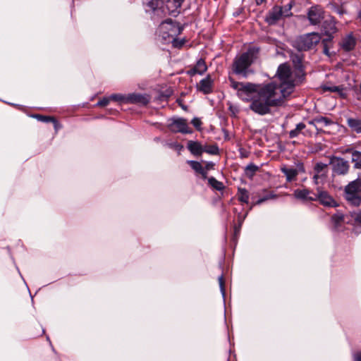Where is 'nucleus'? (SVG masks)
Segmentation results:
<instances>
[{
  "label": "nucleus",
  "instance_id": "obj_19",
  "mask_svg": "<svg viewBox=\"0 0 361 361\" xmlns=\"http://www.w3.org/2000/svg\"><path fill=\"white\" fill-rule=\"evenodd\" d=\"M207 70V66L204 60L202 59H199L195 66L188 71V74L193 76L196 74L203 75Z\"/></svg>",
  "mask_w": 361,
  "mask_h": 361
},
{
  "label": "nucleus",
  "instance_id": "obj_34",
  "mask_svg": "<svg viewBox=\"0 0 361 361\" xmlns=\"http://www.w3.org/2000/svg\"><path fill=\"white\" fill-rule=\"evenodd\" d=\"M111 100L118 102L121 103H125L127 104V95H123L121 94H114L111 96Z\"/></svg>",
  "mask_w": 361,
  "mask_h": 361
},
{
  "label": "nucleus",
  "instance_id": "obj_1",
  "mask_svg": "<svg viewBox=\"0 0 361 361\" xmlns=\"http://www.w3.org/2000/svg\"><path fill=\"white\" fill-rule=\"evenodd\" d=\"M282 98L276 92L274 82L264 85L262 88L251 100L250 109L259 115H265L270 112L271 106H277L283 102Z\"/></svg>",
  "mask_w": 361,
  "mask_h": 361
},
{
  "label": "nucleus",
  "instance_id": "obj_22",
  "mask_svg": "<svg viewBox=\"0 0 361 361\" xmlns=\"http://www.w3.org/2000/svg\"><path fill=\"white\" fill-rule=\"evenodd\" d=\"M322 90L326 92H336L339 94L341 98L346 97V93L345 92V90L343 86H336V85H324L322 86Z\"/></svg>",
  "mask_w": 361,
  "mask_h": 361
},
{
  "label": "nucleus",
  "instance_id": "obj_31",
  "mask_svg": "<svg viewBox=\"0 0 361 361\" xmlns=\"http://www.w3.org/2000/svg\"><path fill=\"white\" fill-rule=\"evenodd\" d=\"M35 117L39 121H42V122H46V123L52 122L54 124V127L56 128H57L58 122L54 117L49 116H42V115H39V114L36 115Z\"/></svg>",
  "mask_w": 361,
  "mask_h": 361
},
{
  "label": "nucleus",
  "instance_id": "obj_13",
  "mask_svg": "<svg viewBox=\"0 0 361 361\" xmlns=\"http://www.w3.org/2000/svg\"><path fill=\"white\" fill-rule=\"evenodd\" d=\"M164 4V10L166 9L169 14L176 16L179 13L183 2L185 0H162Z\"/></svg>",
  "mask_w": 361,
  "mask_h": 361
},
{
  "label": "nucleus",
  "instance_id": "obj_37",
  "mask_svg": "<svg viewBox=\"0 0 361 361\" xmlns=\"http://www.w3.org/2000/svg\"><path fill=\"white\" fill-rule=\"evenodd\" d=\"M191 123L194 126V127L197 130H201V126H202V123L199 118H194L191 121Z\"/></svg>",
  "mask_w": 361,
  "mask_h": 361
},
{
  "label": "nucleus",
  "instance_id": "obj_8",
  "mask_svg": "<svg viewBox=\"0 0 361 361\" xmlns=\"http://www.w3.org/2000/svg\"><path fill=\"white\" fill-rule=\"evenodd\" d=\"M169 128L173 133H180L183 134H190L192 133V130L189 126L187 120L183 118L171 119Z\"/></svg>",
  "mask_w": 361,
  "mask_h": 361
},
{
  "label": "nucleus",
  "instance_id": "obj_17",
  "mask_svg": "<svg viewBox=\"0 0 361 361\" xmlns=\"http://www.w3.org/2000/svg\"><path fill=\"white\" fill-rule=\"evenodd\" d=\"M127 104H138L147 105L149 102V97L147 94L137 93L129 94L127 95Z\"/></svg>",
  "mask_w": 361,
  "mask_h": 361
},
{
  "label": "nucleus",
  "instance_id": "obj_15",
  "mask_svg": "<svg viewBox=\"0 0 361 361\" xmlns=\"http://www.w3.org/2000/svg\"><path fill=\"white\" fill-rule=\"evenodd\" d=\"M283 17H284V16L282 7L280 6H275L269 12V14L266 18V20L269 24L274 25Z\"/></svg>",
  "mask_w": 361,
  "mask_h": 361
},
{
  "label": "nucleus",
  "instance_id": "obj_26",
  "mask_svg": "<svg viewBox=\"0 0 361 361\" xmlns=\"http://www.w3.org/2000/svg\"><path fill=\"white\" fill-rule=\"evenodd\" d=\"M305 124L303 123H298L295 128L290 130L289 132V137L290 138H294V137H296L299 135V134L300 133H302L304 135H307V133L306 132H303V130L305 129Z\"/></svg>",
  "mask_w": 361,
  "mask_h": 361
},
{
  "label": "nucleus",
  "instance_id": "obj_24",
  "mask_svg": "<svg viewBox=\"0 0 361 361\" xmlns=\"http://www.w3.org/2000/svg\"><path fill=\"white\" fill-rule=\"evenodd\" d=\"M281 170L286 175V180L288 182H291L292 180H295L298 174V170L295 168H287L283 166L281 169Z\"/></svg>",
  "mask_w": 361,
  "mask_h": 361
},
{
  "label": "nucleus",
  "instance_id": "obj_18",
  "mask_svg": "<svg viewBox=\"0 0 361 361\" xmlns=\"http://www.w3.org/2000/svg\"><path fill=\"white\" fill-rule=\"evenodd\" d=\"M310 125L314 126L317 130H322L324 126H328L333 123V121L324 116H318L309 122Z\"/></svg>",
  "mask_w": 361,
  "mask_h": 361
},
{
  "label": "nucleus",
  "instance_id": "obj_3",
  "mask_svg": "<svg viewBox=\"0 0 361 361\" xmlns=\"http://www.w3.org/2000/svg\"><path fill=\"white\" fill-rule=\"evenodd\" d=\"M276 76L280 82L279 85L274 82L276 92L285 99L293 92L296 85V80L291 71L290 66L287 63L281 64L278 67Z\"/></svg>",
  "mask_w": 361,
  "mask_h": 361
},
{
  "label": "nucleus",
  "instance_id": "obj_43",
  "mask_svg": "<svg viewBox=\"0 0 361 361\" xmlns=\"http://www.w3.org/2000/svg\"><path fill=\"white\" fill-rule=\"evenodd\" d=\"M199 173L202 175L203 178H207V170L205 169H203L202 171L200 172Z\"/></svg>",
  "mask_w": 361,
  "mask_h": 361
},
{
  "label": "nucleus",
  "instance_id": "obj_9",
  "mask_svg": "<svg viewBox=\"0 0 361 361\" xmlns=\"http://www.w3.org/2000/svg\"><path fill=\"white\" fill-rule=\"evenodd\" d=\"M324 10L319 5L311 6L307 12V17L310 23L312 25H319L324 18Z\"/></svg>",
  "mask_w": 361,
  "mask_h": 361
},
{
  "label": "nucleus",
  "instance_id": "obj_5",
  "mask_svg": "<svg viewBox=\"0 0 361 361\" xmlns=\"http://www.w3.org/2000/svg\"><path fill=\"white\" fill-rule=\"evenodd\" d=\"M344 197L351 205L359 207L361 204V178L349 183L344 189Z\"/></svg>",
  "mask_w": 361,
  "mask_h": 361
},
{
  "label": "nucleus",
  "instance_id": "obj_25",
  "mask_svg": "<svg viewBox=\"0 0 361 361\" xmlns=\"http://www.w3.org/2000/svg\"><path fill=\"white\" fill-rule=\"evenodd\" d=\"M348 126L357 133H361V120L357 118H349L347 120Z\"/></svg>",
  "mask_w": 361,
  "mask_h": 361
},
{
  "label": "nucleus",
  "instance_id": "obj_29",
  "mask_svg": "<svg viewBox=\"0 0 361 361\" xmlns=\"http://www.w3.org/2000/svg\"><path fill=\"white\" fill-rule=\"evenodd\" d=\"M352 161L355 163V168L361 169V152L353 151L352 153Z\"/></svg>",
  "mask_w": 361,
  "mask_h": 361
},
{
  "label": "nucleus",
  "instance_id": "obj_33",
  "mask_svg": "<svg viewBox=\"0 0 361 361\" xmlns=\"http://www.w3.org/2000/svg\"><path fill=\"white\" fill-rule=\"evenodd\" d=\"M187 163L190 165V166L197 173H200L204 169L202 164L197 161H188Z\"/></svg>",
  "mask_w": 361,
  "mask_h": 361
},
{
  "label": "nucleus",
  "instance_id": "obj_14",
  "mask_svg": "<svg viewBox=\"0 0 361 361\" xmlns=\"http://www.w3.org/2000/svg\"><path fill=\"white\" fill-rule=\"evenodd\" d=\"M334 171L338 174H345L349 169L348 162L342 158L336 157L331 161Z\"/></svg>",
  "mask_w": 361,
  "mask_h": 361
},
{
  "label": "nucleus",
  "instance_id": "obj_10",
  "mask_svg": "<svg viewBox=\"0 0 361 361\" xmlns=\"http://www.w3.org/2000/svg\"><path fill=\"white\" fill-rule=\"evenodd\" d=\"M316 191V201H319L323 206L331 207H336L338 206V204L336 202V201L329 195L327 191L323 190L320 187H318Z\"/></svg>",
  "mask_w": 361,
  "mask_h": 361
},
{
  "label": "nucleus",
  "instance_id": "obj_11",
  "mask_svg": "<svg viewBox=\"0 0 361 361\" xmlns=\"http://www.w3.org/2000/svg\"><path fill=\"white\" fill-rule=\"evenodd\" d=\"M143 5L147 11H152L155 15L162 17L166 14L162 0H142Z\"/></svg>",
  "mask_w": 361,
  "mask_h": 361
},
{
  "label": "nucleus",
  "instance_id": "obj_16",
  "mask_svg": "<svg viewBox=\"0 0 361 361\" xmlns=\"http://www.w3.org/2000/svg\"><path fill=\"white\" fill-rule=\"evenodd\" d=\"M213 83L214 81L212 79L211 75H208L206 78L200 81L197 85V89L204 94H210L212 92Z\"/></svg>",
  "mask_w": 361,
  "mask_h": 361
},
{
  "label": "nucleus",
  "instance_id": "obj_32",
  "mask_svg": "<svg viewBox=\"0 0 361 361\" xmlns=\"http://www.w3.org/2000/svg\"><path fill=\"white\" fill-rule=\"evenodd\" d=\"M209 154L216 155L219 154V147L216 145H205L203 147V152Z\"/></svg>",
  "mask_w": 361,
  "mask_h": 361
},
{
  "label": "nucleus",
  "instance_id": "obj_12",
  "mask_svg": "<svg viewBox=\"0 0 361 361\" xmlns=\"http://www.w3.org/2000/svg\"><path fill=\"white\" fill-rule=\"evenodd\" d=\"M293 196L304 202L316 201V192L307 188L296 189L293 192Z\"/></svg>",
  "mask_w": 361,
  "mask_h": 361
},
{
  "label": "nucleus",
  "instance_id": "obj_23",
  "mask_svg": "<svg viewBox=\"0 0 361 361\" xmlns=\"http://www.w3.org/2000/svg\"><path fill=\"white\" fill-rule=\"evenodd\" d=\"M355 46V39L352 35H348L342 41L341 47L345 51H350L354 49Z\"/></svg>",
  "mask_w": 361,
  "mask_h": 361
},
{
  "label": "nucleus",
  "instance_id": "obj_40",
  "mask_svg": "<svg viewBox=\"0 0 361 361\" xmlns=\"http://www.w3.org/2000/svg\"><path fill=\"white\" fill-rule=\"evenodd\" d=\"M355 222L361 226V210L358 213H355L353 216Z\"/></svg>",
  "mask_w": 361,
  "mask_h": 361
},
{
  "label": "nucleus",
  "instance_id": "obj_42",
  "mask_svg": "<svg viewBox=\"0 0 361 361\" xmlns=\"http://www.w3.org/2000/svg\"><path fill=\"white\" fill-rule=\"evenodd\" d=\"M354 358L355 361H361V352L356 353Z\"/></svg>",
  "mask_w": 361,
  "mask_h": 361
},
{
  "label": "nucleus",
  "instance_id": "obj_41",
  "mask_svg": "<svg viewBox=\"0 0 361 361\" xmlns=\"http://www.w3.org/2000/svg\"><path fill=\"white\" fill-rule=\"evenodd\" d=\"M219 282L222 292H224V281L223 275L219 277Z\"/></svg>",
  "mask_w": 361,
  "mask_h": 361
},
{
  "label": "nucleus",
  "instance_id": "obj_47",
  "mask_svg": "<svg viewBox=\"0 0 361 361\" xmlns=\"http://www.w3.org/2000/svg\"><path fill=\"white\" fill-rule=\"evenodd\" d=\"M359 17L361 18V11L359 13Z\"/></svg>",
  "mask_w": 361,
  "mask_h": 361
},
{
  "label": "nucleus",
  "instance_id": "obj_2",
  "mask_svg": "<svg viewBox=\"0 0 361 361\" xmlns=\"http://www.w3.org/2000/svg\"><path fill=\"white\" fill-rule=\"evenodd\" d=\"M259 52V49L253 46L250 47L245 52L236 56L232 64L233 73L244 78L253 73L250 66L257 59Z\"/></svg>",
  "mask_w": 361,
  "mask_h": 361
},
{
  "label": "nucleus",
  "instance_id": "obj_28",
  "mask_svg": "<svg viewBox=\"0 0 361 361\" xmlns=\"http://www.w3.org/2000/svg\"><path fill=\"white\" fill-rule=\"evenodd\" d=\"M209 184L216 190H222L224 188L223 183L217 180L214 177H210L208 178Z\"/></svg>",
  "mask_w": 361,
  "mask_h": 361
},
{
  "label": "nucleus",
  "instance_id": "obj_38",
  "mask_svg": "<svg viewBox=\"0 0 361 361\" xmlns=\"http://www.w3.org/2000/svg\"><path fill=\"white\" fill-rule=\"evenodd\" d=\"M110 101H111V97H104L97 102V105L99 106H106L109 104Z\"/></svg>",
  "mask_w": 361,
  "mask_h": 361
},
{
  "label": "nucleus",
  "instance_id": "obj_20",
  "mask_svg": "<svg viewBox=\"0 0 361 361\" xmlns=\"http://www.w3.org/2000/svg\"><path fill=\"white\" fill-rule=\"evenodd\" d=\"M187 148L195 156H200L203 153V146L197 141H188Z\"/></svg>",
  "mask_w": 361,
  "mask_h": 361
},
{
  "label": "nucleus",
  "instance_id": "obj_30",
  "mask_svg": "<svg viewBox=\"0 0 361 361\" xmlns=\"http://www.w3.org/2000/svg\"><path fill=\"white\" fill-rule=\"evenodd\" d=\"M259 166L251 163L248 164L245 168V174L247 177L252 178L255 173L259 170Z\"/></svg>",
  "mask_w": 361,
  "mask_h": 361
},
{
  "label": "nucleus",
  "instance_id": "obj_46",
  "mask_svg": "<svg viewBox=\"0 0 361 361\" xmlns=\"http://www.w3.org/2000/svg\"><path fill=\"white\" fill-rule=\"evenodd\" d=\"M265 0H256V2L257 4H262Z\"/></svg>",
  "mask_w": 361,
  "mask_h": 361
},
{
  "label": "nucleus",
  "instance_id": "obj_39",
  "mask_svg": "<svg viewBox=\"0 0 361 361\" xmlns=\"http://www.w3.org/2000/svg\"><path fill=\"white\" fill-rule=\"evenodd\" d=\"M327 165L323 163H317L314 166V171L317 173H320L323 171L324 169L326 168Z\"/></svg>",
  "mask_w": 361,
  "mask_h": 361
},
{
  "label": "nucleus",
  "instance_id": "obj_45",
  "mask_svg": "<svg viewBox=\"0 0 361 361\" xmlns=\"http://www.w3.org/2000/svg\"><path fill=\"white\" fill-rule=\"evenodd\" d=\"M319 173H317V174H315V175L314 176V177H313V178H314V181H315V183H316V184H317V180H318L319 176Z\"/></svg>",
  "mask_w": 361,
  "mask_h": 361
},
{
  "label": "nucleus",
  "instance_id": "obj_21",
  "mask_svg": "<svg viewBox=\"0 0 361 361\" xmlns=\"http://www.w3.org/2000/svg\"><path fill=\"white\" fill-rule=\"evenodd\" d=\"M331 221L336 231H341L344 224V216L340 212H337L331 216Z\"/></svg>",
  "mask_w": 361,
  "mask_h": 361
},
{
  "label": "nucleus",
  "instance_id": "obj_36",
  "mask_svg": "<svg viewBox=\"0 0 361 361\" xmlns=\"http://www.w3.org/2000/svg\"><path fill=\"white\" fill-rule=\"evenodd\" d=\"M276 195L272 193V192H269V194L264 195V197H262V198H260L258 201H257V204H261L268 200H271V199H275L276 198Z\"/></svg>",
  "mask_w": 361,
  "mask_h": 361
},
{
  "label": "nucleus",
  "instance_id": "obj_4",
  "mask_svg": "<svg viewBox=\"0 0 361 361\" xmlns=\"http://www.w3.org/2000/svg\"><path fill=\"white\" fill-rule=\"evenodd\" d=\"M228 80L230 86L236 91L237 96L246 102H251L264 85L252 82H237L231 77H229Z\"/></svg>",
  "mask_w": 361,
  "mask_h": 361
},
{
  "label": "nucleus",
  "instance_id": "obj_44",
  "mask_svg": "<svg viewBox=\"0 0 361 361\" xmlns=\"http://www.w3.org/2000/svg\"><path fill=\"white\" fill-rule=\"evenodd\" d=\"M297 61H298V64H297L296 66H298L299 71H301V67H302L301 59L300 58L297 57Z\"/></svg>",
  "mask_w": 361,
  "mask_h": 361
},
{
  "label": "nucleus",
  "instance_id": "obj_6",
  "mask_svg": "<svg viewBox=\"0 0 361 361\" xmlns=\"http://www.w3.org/2000/svg\"><path fill=\"white\" fill-rule=\"evenodd\" d=\"M159 32L161 34L164 39H166L167 37H171L174 47H181L183 46V42L175 39V37L180 33V28L176 23H173L171 19H168L162 22L159 25Z\"/></svg>",
  "mask_w": 361,
  "mask_h": 361
},
{
  "label": "nucleus",
  "instance_id": "obj_35",
  "mask_svg": "<svg viewBox=\"0 0 361 361\" xmlns=\"http://www.w3.org/2000/svg\"><path fill=\"white\" fill-rule=\"evenodd\" d=\"M293 1H290L288 4L285 5L284 6H281L283 8V13L284 17H289L292 16L291 9L293 7Z\"/></svg>",
  "mask_w": 361,
  "mask_h": 361
},
{
  "label": "nucleus",
  "instance_id": "obj_7",
  "mask_svg": "<svg viewBox=\"0 0 361 361\" xmlns=\"http://www.w3.org/2000/svg\"><path fill=\"white\" fill-rule=\"evenodd\" d=\"M321 40V36L317 32L307 33L298 37L293 46L299 51H307L314 48Z\"/></svg>",
  "mask_w": 361,
  "mask_h": 361
},
{
  "label": "nucleus",
  "instance_id": "obj_27",
  "mask_svg": "<svg viewBox=\"0 0 361 361\" xmlns=\"http://www.w3.org/2000/svg\"><path fill=\"white\" fill-rule=\"evenodd\" d=\"M238 200L242 203H247L249 200V192L245 188H238L237 192Z\"/></svg>",
  "mask_w": 361,
  "mask_h": 361
}]
</instances>
